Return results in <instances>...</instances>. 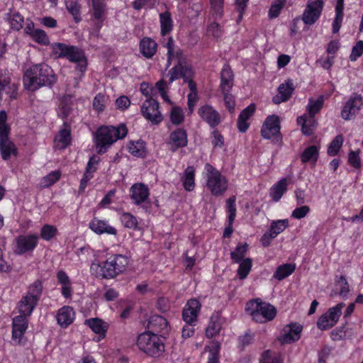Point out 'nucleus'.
I'll list each match as a JSON object with an SVG mask.
<instances>
[{
    "label": "nucleus",
    "mask_w": 363,
    "mask_h": 363,
    "mask_svg": "<svg viewBox=\"0 0 363 363\" xmlns=\"http://www.w3.org/2000/svg\"><path fill=\"white\" fill-rule=\"evenodd\" d=\"M348 163L355 169H360L362 167L359 150H351L348 155Z\"/></svg>",
    "instance_id": "nucleus-56"
},
{
    "label": "nucleus",
    "mask_w": 363,
    "mask_h": 363,
    "mask_svg": "<svg viewBox=\"0 0 363 363\" xmlns=\"http://www.w3.org/2000/svg\"><path fill=\"white\" fill-rule=\"evenodd\" d=\"M245 311L255 322L259 323H264L274 320L277 313V311L273 305L263 302L260 298L247 302Z\"/></svg>",
    "instance_id": "nucleus-5"
},
{
    "label": "nucleus",
    "mask_w": 363,
    "mask_h": 363,
    "mask_svg": "<svg viewBox=\"0 0 363 363\" xmlns=\"http://www.w3.org/2000/svg\"><path fill=\"white\" fill-rule=\"evenodd\" d=\"M39 237L36 235H19L15 239L14 252L16 255H23L32 251L36 247Z\"/></svg>",
    "instance_id": "nucleus-14"
},
{
    "label": "nucleus",
    "mask_w": 363,
    "mask_h": 363,
    "mask_svg": "<svg viewBox=\"0 0 363 363\" xmlns=\"http://www.w3.org/2000/svg\"><path fill=\"white\" fill-rule=\"evenodd\" d=\"M28 317L18 315L13 320L12 324V340L16 344H21L22 338L28 328Z\"/></svg>",
    "instance_id": "nucleus-15"
},
{
    "label": "nucleus",
    "mask_w": 363,
    "mask_h": 363,
    "mask_svg": "<svg viewBox=\"0 0 363 363\" xmlns=\"http://www.w3.org/2000/svg\"><path fill=\"white\" fill-rule=\"evenodd\" d=\"M30 38L38 44L48 45L50 44L49 38L43 30L36 29Z\"/></svg>",
    "instance_id": "nucleus-52"
},
{
    "label": "nucleus",
    "mask_w": 363,
    "mask_h": 363,
    "mask_svg": "<svg viewBox=\"0 0 363 363\" xmlns=\"http://www.w3.org/2000/svg\"><path fill=\"white\" fill-rule=\"evenodd\" d=\"M343 143V138L341 135H337L330 143L328 148V154L330 156L336 155Z\"/></svg>",
    "instance_id": "nucleus-48"
},
{
    "label": "nucleus",
    "mask_w": 363,
    "mask_h": 363,
    "mask_svg": "<svg viewBox=\"0 0 363 363\" xmlns=\"http://www.w3.org/2000/svg\"><path fill=\"white\" fill-rule=\"evenodd\" d=\"M363 53V41H358L352 49V52L350 56L351 61H355Z\"/></svg>",
    "instance_id": "nucleus-60"
},
{
    "label": "nucleus",
    "mask_w": 363,
    "mask_h": 363,
    "mask_svg": "<svg viewBox=\"0 0 363 363\" xmlns=\"http://www.w3.org/2000/svg\"><path fill=\"white\" fill-rule=\"evenodd\" d=\"M255 112V105L251 104L243 109L240 113L237 126L240 133H245L250 126V123L247 122L248 120L254 115Z\"/></svg>",
    "instance_id": "nucleus-24"
},
{
    "label": "nucleus",
    "mask_w": 363,
    "mask_h": 363,
    "mask_svg": "<svg viewBox=\"0 0 363 363\" xmlns=\"http://www.w3.org/2000/svg\"><path fill=\"white\" fill-rule=\"evenodd\" d=\"M207 172L206 186L214 196L222 195L228 189V181L220 172L210 164H206Z\"/></svg>",
    "instance_id": "nucleus-8"
},
{
    "label": "nucleus",
    "mask_w": 363,
    "mask_h": 363,
    "mask_svg": "<svg viewBox=\"0 0 363 363\" xmlns=\"http://www.w3.org/2000/svg\"><path fill=\"white\" fill-rule=\"evenodd\" d=\"M362 106V96L357 93H353L342 109V118L346 121L354 118L359 113Z\"/></svg>",
    "instance_id": "nucleus-10"
},
{
    "label": "nucleus",
    "mask_w": 363,
    "mask_h": 363,
    "mask_svg": "<svg viewBox=\"0 0 363 363\" xmlns=\"http://www.w3.org/2000/svg\"><path fill=\"white\" fill-rule=\"evenodd\" d=\"M323 96H320L316 100H313L312 99H309V103L307 106V111L308 112V115L311 116H315L316 113H318L320 110L323 108Z\"/></svg>",
    "instance_id": "nucleus-42"
},
{
    "label": "nucleus",
    "mask_w": 363,
    "mask_h": 363,
    "mask_svg": "<svg viewBox=\"0 0 363 363\" xmlns=\"http://www.w3.org/2000/svg\"><path fill=\"white\" fill-rule=\"evenodd\" d=\"M84 324L89 326L91 330L100 337H104L108 328V324L100 318L86 319Z\"/></svg>",
    "instance_id": "nucleus-27"
},
{
    "label": "nucleus",
    "mask_w": 363,
    "mask_h": 363,
    "mask_svg": "<svg viewBox=\"0 0 363 363\" xmlns=\"http://www.w3.org/2000/svg\"><path fill=\"white\" fill-rule=\"evenodd\" d=\"M139 349L147 355L158 357L164 352V345L160 337L153 333L140 334L137 340Z\"/></svg>",
    "instance_id": "nucleus-7"
},
{
    "label": "nucleus",
    "mask_w": 363,
    "mask_h": 363,
    "mask_svg": "<svg viewBox=\"0 0 363 363\" xmlns=\"http://www.w3.org/2000/svg\"><path fill=\"white\" fill-rule=\"evenodd\" d=\"M201 306L197 299L192 298L188 301L182 312V318L186 323H194L197 321Z\"/></svg>",
    "instance_id": "nucleus-19"
},
{
    "label": "nucleus",
    "mask_w": 363,
    "mask_h": 363,
    "mask_svg": "<svg viewBox=\"0 0 363 363\" xmlns=\"http://www.w3.org/2000/svg\"><path fill=\"white\" fill-rule=\"evenodd\" d=\"M169 140L167 144L169 146V150L174 152L179 148L184 147L187 145L186 131L183 128H177L170 133Z\"/></svg>",
    "instance_id": "nucleus-16"
},
{
    "label": "nucleus",
    "mask_w": 363,
    "mask_h": 363,
    "mask_svg": "<svg viewBox=\"0 0 363 363\" xmlns=\"http://www.w3.org/2000/svg\"><path fill=\"white\" fill-rule=\"evenodd\" d=\"M212 144L213 147H222L224 145V138L218 130H214L212 133Z\"/></svg>",
    "instance_id": "nucleus-63"
},
{
    "label": "nucleus",
    "mask_w": 363,
    "mask_h": 363,
    "mask_svg": "<svg viewBox=\"0 0 363 363\" xmlns=\"http://www.w3.org/2000/svg\"><path fill=\"white\" fill-rule=\"evenodd\" d=\"M233 73L228 65H225L220 72V88L222 93L230 91L233 86Z\"/></svg>",
    "instance_id": "nucleus-25"
},
{
    "label": "nucleus",
    "mask_w": 363,
    "mask_h": 363,
    "mask_svg": "<svg viewBox=\"0 0 363 363\" xmlns=\"http://www.w3.org/2000/svg\"><path fill=\"white\" fill-rule=\"evenodd\" d=\"M294 86L291 79H288L286 83L281 84L278 87V94L272 99L275 104L288 101L294 91Z\"/></svg>",
    "instance_id": "nucleus-20"
},
{
    "label": "nucleus",
    "mask_w": 363,
    "mask_h": 363,
    "mask_svg": "<svg viewBox=\"0 0 363 363\" xmlns=\"http://www.w3.org/2000/svg\"><path fill=\"white\" fill-rule=\"evenodd\" d=\"M160 18L161 23V34L164 36L172 30V21L170 13L167 11L160 13Z\"/></svg>",
    "instance_id": "nucleus-39"
},
{
    "label": "nucleus",
    "mask_w": 363,
    "mask_h": 363,
    "mask_svg": "<svg viewBox=\"0 0 363 363\" xmlns=\"http://www.w3.org/2000/svg\"><path fill=\"white\" fill-rule=\"evenodd\" d=\"M170 118L172 123L179 125L184 120V115L182 109L178 106L172 108L170 114Z\"/></svg>",
    "instance_id": "nucleus-57"
},
{
    "label": "nucleus",
    "mask_w": 363,
    "mask_h": 363,
    "mask_svg": "<svg viewBox=\"0 0 363 363\" xmlns=\"http://www.w3.org/2000/svg\"><path fill=\"white\" fill-rule=\"evenodd\" d=\"M157 44L150 38H144L140 43V50L143 56L151 58L157 52Z\"/></svg>",
    "instance_id": "nucleus-28"
},
{
    "label": "nucleus",
    "mask_w": 363,
    "mask_h": 363,
    "mask_svg": "<svg viewBox=\"0 0 363 363\" xmlns=\"http://www.w3.org/2000/svg\"><path fill=\"white\" fill-rule=\"evenodd\" d=\"M286 3V0H276L275 3L273 4L269 11V16L271 18H277L284 7Z\"/></svg>",
    "instance_id": "nucleus-55"
},
{
    "label": "nucleus",
    "mask_w": 363,
    "mask_h": 363,
    "mask_svg": "<svg viewBox=\"0 0 363 363\" xmlns=\"http://www.w3.org/2000/svg\"><path fill=\"white\" fill-rule=\"evenodd\" d=\"M280 121L276 115L269 116L262 127L261 135L265 139H271L272 137L279 140L280 137Z\"/></svg>",
    "instance_id": "nucleus-12"
},
{
    "label": "nucleus",
    "mask_w": 363,
    "mask_h": 363,
    "mask_svg": "<svg viewBox=\"0 0 363 363\" xmlns=\"http://www.w3.org/2000/svg\"><path fill=\"white\" fill-rule=\"evenodd\" d=\"M38 302L35 300H32L30 298L23 296L21 301L18 302V308L21 315L29 317Z\"/></svg>",
    "instance_id": "nucleus-30"
},
{
    "label": "nucleus",
    "mask_w": 363,
    "mask_h": 363,
    "mask_svg": "<svg viewBox=\"0 0 363 363\" xmlns=\"http://www.w3.org/2000/svg\"><path fill=\"white\" fill-rule=\"evenodd\" d=\"M143 116L152 124L157 125L163 120V116L159 111L157 101L150 98L147 99L141 107Z\"/></svg>",
    "instance_id": "nucleus-11"
},
{
    "label": "nucleus",
    "mask_w": 363,
    "mask_h": 363,
    "mask_svg": "<svg viewBox=\"0 0 363 363\" xmlns=\"http://www.w3.org/2000/svg\"><path fill=\"white\" fill-rule=\"evenodd\" d=\"M65 128L60 130L58 135L55 138V140L61 144V148H65L71 143V132L69 125L64 123Z\"/></svg>",
    "instance_id": "nucleus-37"
},
{
    "label": "nucleus",
    "mask_w": 363,
    "mask_h": 363,
    "mask_svg": "<svg viewBox=\"0 0 363 363\" xmlns=\"http://www.w3.org/2000/svg\"><path fill=\"white\" fill-rule=\"evenodd\" d=\"M93 13L92 17L96 20L94 28L99 31L105 19V3L102 0H92Z\"/></svg>",
    "instance_id": "nucleus-21"
},
{
    "label": "nucleus",
    "mask_w": 363,
    "mask_h": 363,
    "mask_svg": "<svg viewBox=\"0 0 363 363\" xmlns=\"http://www.w3.org/2000/svg\"><path fill=\"white\" fill-rule=\"evenodd\" d=\"M167 67H169L172 63L174 65L168 72L169 75V84L174 81L182 78L185 83H188L191 93H196V85L192 80L194 71L192 67L189 64L186 56L180 48H174L173 40L169 38L167 43Z\"/></svg>",
    "instance_id": "nucleus-1"
},
{
    "label": "nucleus",
    "mask_w": 363,
    "mask_h": 363,
    "mask_svg": "<svg viewBox=\"0 0 363 363\" xmlns=\"http://www.w3.org/2000/svg\"><path fill=\"white\" fill-rule=\"evenodd\" d=\"M240 265L238 269V274L240 279H244L247 277L251 270L252 262L250 258H246L240 262Z\"/></svg>",
    "instance_id": "nucleus-46"
},
{
    "label": "nucleus",
    "mask_w": 363,
    "mask_h": 363,
    "mask_svg": "<svg viewBox=\"0 0 363 363\" xmlns=\"http://www.w3.org/2000/svg\"><path fill=\"white\" fill-rule=\"evenodd\" d=\"M223 94L226 108H228L230 113H233L235 106L234 96L230 94V91H226V93H223Z\"/></svg>",
    "instance_id": "nucleus-62"
},
{
    "label": "nucleus",
    "mask_w": 363,
    "mask_h": 363,
    "mask_svg": "<svg viewBox=\"0 0 363 363\" xmlns=\"http://www.w3.org/2000/svg\"><path fill=\"white\" fill-rule=\"evenodd\" d=\"M43 291V284L40 280H35L30 286L25 296L30 298L32 300H35L38 302Z\"/></svg>",
    "instance_id": "nucleus-35"
},
{
    "label": "nucleus",
    "mask_w": 363,
    "mask_h": 363,
    "mask_svg": "<svg viewBox=\"0 0 363 363\" xmlns=\"http://www.w3.org/2000/svg\"><path fill=\"white\" fill-rule=\"evenodd\" d=\"M128 129L124 124L118 127L101 126L96 133V145L99 154L106 152L109 147L118 139L126 136Z\"/></svg>",
    "instance_id": "nucleus-4"
},
{
    "label": "nucleus",
    "mask_w": 363,
    "mask_h": 363,
    "mask_svg": "<svg viewBox=\"0 0 363 363\" xmlns=\"http://www.w3.org/2000/svg\"><path fill=\"white\" fill-rule=\"evenodd\" d=\"M248 248V245L247 243L245 244H239L235 250L230 253L231 259L236 263H239L242 260H243V257H245Z\"/></svg>",
    "instance_id": "nucleus-44"
},
{
    "label": "nucleus",
    "mask_w": 363,
    "mask_h": 363,
    "mask_svg": "<svg viewBox=\"0 0 363 363\" xmlns=\"http://www.w3.org/2000/svg\"><path fill=\"white\" fill-rule=\"evenodd\" d=\"M128 149L129 152L134 156L143 157L145 155V145L142 141L130 142Z\"/></svg>",
    "instance_id": "nucleus-43"
},
{
    "label": "nucleus",
    "mask_w": 363,
    "mask_h": 363,
    "mask_svg": "<svg viewBox=\"0 0 363 363\" xmlns=\"http://www.w3.org/2000/svg\"><path fill=\"white\" fill-rule=\"evenodd\" d=\"M130 198L136 205L145 203L149 196V189L147 186L141 183L133 184L130 189Z\"/></svg>",
    "instance_id": "nucleus-22"
},
{
    "label": "nucleus",
    "mask_w": 363,
    "mask_h": 363,
    "mask_svg": "<svg viewBox=\"0 0 363 363\" xmlns=\"http://www.w3.org/2000/svg\"><path fill=\"white\" fill-rule=\"evenodd\" d=\"M57 323L63 327L67 328L74 319V312L70 306H64L61 308L57 313Z\"/></svg>",
    "instance_id": "nucleus-26"
},
{
    "label": "nucleus",
    "mask_w": 363,
    "mask_h": 363,
    "mask_svg": "<svg viewBox=\"0 0 363 363\" xmlns=\"http://www.w3.org/2000/svg\"><path fill=\"white\" fill-rule=\"evenodd\" d=\"M303 327L296 323H292L286 325L283 330V334L279 338L283 344H288L300 339Z\"/></svg>",
    "instance_id": "nucleus-18"
},
{
    "label": "nucleus",
    "mask_w": 363,
    "mask_h": 363,
    "mask_svg": "<svg viewBox=\"0 0 363 363\" xmlns=\"http://www.w3.org/2000/svg\"><path fill=\"white\" fill-rule=\"evenodd\" d=\"M310 211L311 208L308 206L301 205L292 211L291 217L296 219L303 218L309 213Z\"/></svg>",
    "instance_id": "nucleus-58"
},
{
    "label": "nucleus",
    "mask_w": 363,
    "mask_h": 363,
    "mask_svg": "<svg viewBox=\"0 0 363 363\" xmlns=\"http://www.w3.org/2000/svg\"><path fill=\"white\" fill-rule=\"evenodd\" d=\"M89 226L92 231L98 235L106 233L116 235L117 234V230L114 227L108 225V222L97 218H94L90 221Z\"/></svg>",
    "instance_id": "nucleus-23"
},
{
    "label": "nucleus",
    "mask_w": 363,
    "mask_h": 363,
    "mask_svg": "<svg viewBox=\"0 0 363 363\" xmlns=\"http://www.w3.org/2000/svg\"><path fill=\"white\" fill-rule=\"evenodd\" d=\"M323 0H309L303 13V21L307 25L313 24L320 17L323 8Z\"/></svg>",
    "instance_id": "nucleus-13"
},
{
    "label": "nucleus",
    "mask_w": 363,
    "mask_h": 363,
    "mask_svg": "<svg viewBox=\"0 0 363 363\" xmlns=\"http://www.w3.org/2000/svg\"><path fill=\"white\" fill-rule=\"evenodd\" d=\"M72 104V97L70 95L65 96L60 103L59 116L62 118H66L71 112Z\"/></svg>",
    "instance_id": "nucleus-41"
},
{
    "label": "nucleus",
    "mask_w": 363,
    "mask_h": 363,
    "mask_svg": "<svg viewBox=\"0 0 363 363\" xmlns=\"http://www.w3.org/2000/svg\"><path fill=\"white\" fill-rule=\"evenodd\" d=\"M129 261L126 256L114 255L106 261L100 263H92L91 272L99 279H113L123 273L128 265Z\"/></svg>",
    "instance_id": "nucleus-3"
},
{
    "label": "nucleus",
    "mask_w": 363,
    "mask_h": 363,
    "mask_svg": "<svg viewBox=\"0 0 363 363\" xmlns=\"http://www.w3.org/2000/svg\"><path fill=\"white\" fill-rule=\"evenodd\" d=\"M288 180L286 178H283L276 184H274L270 189L269 195L274 201H279L282 197L283 194L287 190Z\"/></svg>",
    "instance_id": "nucleus-29"
},
{
    "label": "nucleus",
    "mask_w": 363,
    "mask_h": 363,
    "mask_svg": "<svg viewBox=\"0 0 363 363\" xmlns=\"http://www.w3.org/2000/svg\"><path fill=\"white\" fill-rule=\"evenodd\" d=\"M235 196H232L226 201V207L229 213L228 223L233 224L236 216Z\"/></svg>",
    "instance_id": "nucleus-53"
},
{
    "label": "nucleus",
    "mask_w": 363,
    "mask_h": 363,
    "mask_svg": "<svg viewBox=\"0 0 363 363\" xmlns=\"http://www.w3.org/2000/svg\"><path fill=\"white\" fill-rule=\"evenodd\" d=\"M335 285L340 287L339 295L346 297L350 291V286L345 277L341 275L335 279Z\"/></svg>",
    "instance_id": "nucleus-54"
},
{
    "label": "nucleus",
    "mask_w": 363,
    "mask_h": 363,
    "mask_svg": "<svg viewBox=\"0 0 363 363\" xmlns=\"http://www.w3.org/2000/svg\"><path fill=\"white\" fill-rule=\"evenodd\" d=\"M289 225L288 220H278L273 221L269 230L270 233H272L275 238L281 232H283Z\"/></svg>",
    "instance_id": "nucleus-45"
},
{
    "label": "nucleus",
    "mask_w": 363,
    "mask_h": 363,
    "mask_svg": "<svg viewBox=\"0 0 363 363\" xmlns=\"http://www.w3.org/2000/svg\"><path fill=\"white\" fill-rule=\"evenodd\" d=\"M65 6L68 12L73 16L75 23L82 21L81 5L78 0H65Z\"/></svg>",
    "instance_id": "nucleus-32"
},
{
    "label": "nucleus",
    "mask_w": 363,
    "mask_h": 363,
    "mask_svg": "<svg viewBox=\"0 0 363 363\" xmlns=\"http://www.w3.org/2000/svg\"><path fill=\"white\" fill-rule=\"evenodd\" d=\"M148 326L155 332H162L167 330L168 322L163 316L152 315L149 320Z\"/></svg>",
    "instance_id": "nucleus-33"
},
{
    "label": "nucleus",
    "mask_w": 363,
    "mask_h": 363,
    "mask_svg": "<svg viewBox=\"0 0 363 363\" xmlns=\"http://www.w3.org/2000/svg\"><path fill=\"white\" fill-rule=\"evenodd\" d=\"M296 269L295 264H284L277 267L274 278L281 281L291 274Z\"/></svg>",
    "instance_id": "nucleus-36"
},
{
    "label": "nucleus",
    "mask_w": 363,
    "mask_h": 363,
    "mask_svg": "<svg viewBox=\"0 0 363 363\" xmlns=\"http://www.w3.org/2000/svg\"><path fill=\"white\" fill-rule=\"evenodd\" d=\"M61 174L59 171H53L44 177L41 181V185L43 188H47L55 182H57L60 178Z\"/></svg>",
    "instance_id": "nucleus-50"
},
{
    "label": "nucleus",
    "mask_w": 363,
    "mask_h": 363,
    "mask_svg": "<svg viewBox=\"0 0 363 363\" xmlns=\"http://www.w3.org/2000/svg\"><path fill=\"white\" fill-rule=\"evenodd\" d=\"M105 96L101 94H98L94 99V108L99 113L104 110Z\"/></svg>",
    "instance_id": "nucleus-61"
},
{
    "label": "nucleus",
    "mask_w": 363,
    "mask_h": 363,
    "mask_svg": "<svg viewBox=\"0 0 363 363\" xmlns=\"http://www.w3.org/2000/svg\"><path fill=\"white\" fill-rule=\"evenodd\" d=\"M318 148L315 145H311L306 148L301 155L302 162L306 163L311 160L316 161L318 157Z\"/></svg>",
    "instance_id": "nucleus-40"
},
{
    "label": "nucleus",
    "mask_w": 363,
    "mask_h": 363,
    "mask_svg": "<svg viewBox=\"0 0 363 363\" xmlns=\"http://www.w3.org/2000/svg\"><path fill=\"white\" fill-rule=\"evenodd\" d=\"M0 150L1 157L4 160H8L11 155H16L17 149L15 145L9 140H2L0 141Z\"/></svg>",
    "instance_id": "nucleus-31"
},
{
    "label": "nucleus",
    "mask_w": 363,
    "mask_h": 363,
    "mask_svg": "<svg viewBox=\"0 0 363 363\" xmlns=\"http://www.w3.org/2000/svg\"><path fill=\"white\" fill-rule=\"evenodd\" d=\"M195 169L192 166H189L186 168L184 172L183 185L184 189L188 191H192L195 187L194 182Z\"/></svg>",
    "instance_id": "nucleus-34"
},
{
    "label": "nucleus",
    "mask_w": 363,
    "mask_h": 363,
    "mask_svg": "<svg viewBox=\"0 0 363 363\" xmlns=\"http://www.w3.org/2000/svg\"><path fill=\"white\" fill-rule=\"evenodd\" d=\"M121 220L125 228L135 229L138 227L137 218L130 213H123Z\"/></svg>",
    "instance_id": "nucleus-51"
},
{
    "label": "nucleus",
    "mask_w": 363,
    "mask_h": 363,
    "mask_svg": "<svg viewBox=\"0 0 363 363\" xmlns=\"http://www.w3.org/2000/svg\"><path fill=\"white\" fill-rule=\"evenodd\" d=\"M259 363H281L280 360L278 357H271V352L269 350H267L264 352L262 354V358L260 359Z\"/></svg>",
    "instance_id": "nucleus-64"
},
{
    "label": "nucleus",
    "mask_w": 363,
    "mask_h": 363,
    "mask_svg": "<svg viewBox=\"0 0 363 363\" xmlns=\"http://www.w3.org/2000/svg\"><path fill=\"white\" fill-rule=\"evenodd\" d=\"M23 17L18 13H13L10 18V24L13 29L19 30L23 28Z\"/></svg>",
    "instance_id": "nucleus-59"
},
{
    "label": "nucleus",
    "mask_w": 363,
    "mask_h": 363,
    "mask_svg": "<svg viewBox=\"0 0 363 363\" xmlns=\"http://www.w3.org/2000/svg\"><path fill=\"white\" fill-rule=\"evenodd\" d=\"M57 233V229L55 226L52 225H44L40 230V237L45 240H50Z\"/></svg>",
    "instance_id": "nucleus-49"
},
{
    "label": "nucleus",
    "mask_w": 363,
    "mask_h": 363,
    "mask_svg": "<svg viewBox=\"0 0 363 363\" xmlns=\"http://www.w3.org/2000/svg\"><path fill=\"white\" fill-rule=\"evenodd\" d=\"M345 303H340L335 306L330 308L328 311L323 314L317 321V326L321 330H328L333 327L338 321Z\"/></svg>",
    "instance_id": "nucleus-9"
},
{
    "label": "nucleus",
    "mask_w": 363,
    "mask_h": 363,
    "mask_svg": "<svg viewBox=\"0 0 363 363\" xmlns=\"http://www.w3.org/2000/svg\"><path fill=\"white\" fill-rule=\"evenodd\" d=\"M23 81L26 89L35 91L43 86L52 87L57 81V77L49 65L39 63L26 70Z\"/></svg>",
    "instance_id": "nucleus-2"
},
{
    "label": "nucleus",
    "mask_w": 363,
    "mask_h": 363,
    "mask_svg": "<svg viewBox=\"0 0 363 363\" xmlns=\"http://www.w3.org/2000/svg\"><path fill=\"white\" fill-rule=\"evenodd\" d=\"M198 114L211 128L216 127L220 123L219 113L210 105L201 106L198 109Z\"/></svg>",
    "instance_id": "nucleus-17"
},
{
    "label": "nucleus",
    "mask_w": 363,
    "mask_h": 363,
    "mask_svg": "<svg viewBox=\"0 0 363 363\" xmlns=\"http://www.w3.org/2000/svg\"><path fill=\"white\" fill-rule=\"evenodd\" d=\"M221 329V324L220 323L219 317L218 315H212L209 324L206 330V335L211 338L218 334Z\"/></svg>",
    "instance_id": "nucleus-38"
},
{
    "label": "nucleus",
    "mask_w": 363,
    "mask_h": 363,
    "mask_svg": "<svg viewBox=\"0 0 363 363\" xmlns=\"http://www.w3.org/2000/svg\"><path fill=\"white\" fill-rule=\"evenodd\" d=\"M53 52L57 54L58 58H67L70 62L77 63L76 68L81 72L86 69V60L84 52L74 45L55 43L52 45Z\"/></svg>",
    "instance_id": "nucleus-6"
},
{
    "label": "nucleus",
    "mask_w": 363,
    "mask_h": 363,
    "mask_svg": "<svg viewBox=\"0 0 363 363\" xmlns=\"http://www.w3.org/2000/svg\"><path fill=\"white\" fill-rule=\"evenodd\" d=\"M220 349V343L216 340L212 341L209 350V357L208 363H219Z\"/></svg>",
    "instance_id": "nucleus-47"
}]
</instances>
